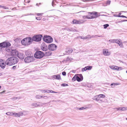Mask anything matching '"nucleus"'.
Segmentation results:
<instances>
[{
  "instance_id": "f257e3e1",
  "label": "nucleus",
  "mask_w": 127,
  "mask_h": 127,
  "mask_svg": "<svg viewBox=\"0 0 127 127\" xmlns=\"http://www.w3.org/2000/svg\"><path fill=\"white\" fill-rule=\"evenodd\" d=\"M18 59L15 57L8 58L5 61V64L7 65L11 66L16 64L18 62Z\"/></svg>"
},
{
  "instance_id": "f03ea898",
  "label": "nucleus",
  "mask_w": 127,
  "mask_h": 127,
  "mask_svg": "<svg viewBox=\"0 0 127 127\" xmlns=\"http://www.w3.org/2000/svg\"><path fill=\"white\" fill-rule=\"evenodd\" d=\"M32 38L28 37L23 39L21 41V43L23 45H29L32 43Z\"/></svg>"
},
{
  "instance_id": "7ed1b4c3",
  "label": "nucleus",
  "mask_w": 127,
  "mask_h": 127,
  "mask_svg": "<svg viewBox=\"0 0 127 127\" xmlns=\"http://www.w3.org/2000/svg\"><path fill=\"white\" fill-rule=\"evenodd\" d=\"M44 53L42 51H37L34 54V57L37 59H41L44 56Z\"/></svg>"
},
{
  "instance_id": "20e7f679",
  "label": "nucleus",
  "mask_w": 127,
  "mask_h": 127,
  "mask_svg": "<svg viewBox=\"0 0 127 127\" xmlns=\"http://www.w3.org/2000/svg\"><path fill=\"white\" fill-rule=\"evenodd\" d=\"M43 41L48 43H50L53 41V38L51 36L47 35H45L43 37Z\"/></svg>"
},
{
  "instance_id": "39448f33",
  "label": "nucleus",
  "mask_w": 127,
  "mask_h": 127,
  "mask_svg": "<svg viewBox=\"0 0 127 127\" xmlns=\"http://www.w3.org/2000/svg\"><path fill=\"white\" fill-rule=\"evenodd\" d=\"M43 37L42 34H38L33 36L32 38V41L39 42L41 40V38Z\"/></svg>"
},
{
  "instance_id": "423d86ee",
  "label": "nucleus",
  "mask_w": 127,
  "mask_h": 127,
  "mask_svg": "<svg viewBox=\"0 0 127 127\" xmlns=\"http://www.w3.org/2000/svg\"><path fill=\"white\" fill-rule=\"evenodd\" d=\"M10 46V43L8 42H3L0 43V48L8 47Z\"/></svg>"
},
{
  "instance_id": "0eeeda50",
  "label": "nucleus",
  "mask_w": 127,
  "mask_h": 127,
  "mask_svg": "<svg viewBox=\"0 0 127 127\" xmlns=\"http://www.w3.org/2000/svg\"><path fill=\"white\" fill-rule=\"evenodd\" d=\"M88 13L90 14L91 15L92 14H93L95 15L94 16H91L90 17H89V19L95 18L97 17H98L100 15L99 14H98V13L94 11L92 12H89Z\"/></svg>"
},
{
  "instance_id": "6e6552de",
  "label": "nucleus",
  "mask_w": 127,
  "mask_h": 127,
  "mask_svg": "<svg viewBox=\"0 0 127 127\" xmlns=\"http://www.w3.org/2000/svg\"><path fill=\"white\" fill-rule=\"evenodd\" d=\"M48 47L49 50L53 51L56 49L57 46L54 44H51L49 45Z\"/></svg>"
},
{
  "instance_id": "1a4fd4ad",
  "label": "nucleus",
  "mask_w": 127,
  "mask_h": 127,
  "mask_svg": "<svg viewBox=\"0 0 127 127\" xmlns=\"http://www.w3.org/2000/svg\"><path fill=\"white\" fill-rule=\"evenodd\" d=\"M33 57H27L24 59V61L26 63H29L33 61Z\"/></svg>"
},
{
  "instance_id": "9d476101",
  "label": "nucleus",
  "mask_w": 127,
  "mask_h": 127,
  "mask_svg": "<svg viewBox=\"0 0 127 127\" xmlns=\"http://www.w3.org/2000/svg\"><path fill=\"white\" fill-rule=\"evenodd\" d=\"M84 21L83 20L79 19V20H77L76 19H73L72 21V23L73 24H80L83 23Z\"/></svg>"
},
{
  "instance_id": "9b49d317",
  "label": "nucleus",
  "mask_w": 127,
  "mask_h": 127,
  "mask_svg": "<svg viewBox=\"0 0 127 127\" xmlns=\"http://www.w3.org/2000/svg\"><path fill=\"white\" fill-rule=\"evenodd\" d=\"M9 51L10 52L11 55L12 56H17L18 53V52L16 49L12 50L10 51L9 49Z\"/></svg>"
},
{
  "instance_id": "f8f14e48",
  "label": "nucleus",
  "mask_w": 127,
  "mask_h": 127,
  "mask_svg": "<svg viewBox=\"0 0 127 127\" xmlns=\"http://www.w3.org/2000/svg\"><path fill=\"white\" fill-rule=\"evenodd\" d=\"M43 105L42 103H41L40 102H37V103H33L32 104L31 106L33 108L37 106H42Z\"/></svg>"
},
{
  "instance_id": "ddd939ff",
  "label": "nucleus",
  "mask_w": 127,
  "mask_h": 127,
  "mask_svg": "<svg viewBox=\"0 0 127 127\" xmlns=\"http://www.w3.org/2000/svg\"><path fill=\"white\" fill-rule=\"evenodd\" d=\"M83 79V77L81 74H76V80L78 82H80Z\"/></svg>"
},
{
  "instance_id": "4468645a",
  "label": "nucleus",
  "mask_w": 127,
  "mask_h": 127,
  "mask_svg": "<svg viewBox=\"0 0 127 127\" xmlns=\"http://www.w3.org/2000/svg\"><path fill=\"white\" fill-rule=\"evenodd\" d=\"M23 114V113L21 112H20L18 113L13 112L12 116L16 117H19L20 116H22Z\"/></svg>"
},
{
  "instance_id": "2eb2a0df",
  "label": "nucleus",
  "mask_w": 127,
  "mask_h": 127,
  "mask_svg": "<svg viewBox=\"0 0 127 127\" xmlns=\"http://www.w3.org/2000/svg\"><path fill=\"white\" fill-rule=\"evenodd\" d=\"M102 52L103 54L105 56H108L111 54V52H108V50L107 49L103 50Z\"/></svg>"
},
{
  "instance_id": "dca6fc26",
  "label": "nucleus",
  "mask_w": 127,
  "mask_h": 127,
  "mask_svg": "<svg viewBox=\"0 0 127 127\" xmlns=\"http://www.w3.org/2000/svg\"><path fill=\"white\" fill-rule=\"evenodd\" d=\"M52 77L53 79H55L58 80L61 79L60 76L59 74L53 75L52 76Z\"/></svg>"
},
{
  "instance_id": "f3484780",
  "label": "nucleus",
  "mask_w": 127,
  "mask_h": 127,
  "mask_svg": "<svg viewBox=\"0 0 127 127\" xmlns=\"http://www.w3.org/2000/svg\"><path fill=\"white\" fill-rule=\"evenodd\" d=\"M24 55L22 53L18 52L17 56L20 59L23 60L24 59Z\"/></svg>"
},
{
  "instance_id": "a211bd4d",
  "label": "nucleus",
  "mask_w": 127,
  "mask_h": 127,
  "mask_svg": "<svg viewBox=\"0 0 127 127\" xmlns=\"http://www.w3.org/2000/svg\"><path fill=\"white\" fill-rule=\"evenodd\" d=\"M27 57H33L32 56V52L29 51H27L25 53Z\"/></svg>"
},
{
  "instance_id": "6ab92c4d",
  "label": "nucleus",
  "mask_w": 127,
  "mask_h": 127,
  "mask_svg": "<svg viewBox=\"0 0 127 127\" xmlns=\"http://www.w3.org/2000/svg\"><path fill=\"white\" fill-rule=\"evenodd\" d=\"M42 50L44 51H46L48 49V47L47 46L43 45L41 46Z\"/></svg>"
},
{
  "instance_id": "aec40b11",
  "label": "nucleus",
  "mask_w": 127,
  "mask_h": 127,
  "mask_svg": "<svg viewBox=\"0 0 127 127\" xmlns=\"http://www.w3.org/2000/svg\"><path fill=\"white\" fill-rule=\"evenodd\" d=\"M52 54V52L50 51H47L45 52V54L46 56H49Z\"/></svg>"
},
{
  "instance_id": "412c9836",
  "label": "nucleus",
  "mask_w": 127,
  "mask_h": 127,
  "mask_svg": "<svg viewBox=\"0 0 127 127\" xmlns=\"http://www.w3.org/2000/svg\"><path fill=\"white\" fill-rule=\"evenodd\" d=\"M119 85V83H111V84L110 86L111 87L113 88L115 86Z\"/></svg>"
},
{
  "instance_id": "4be33fe9",
  "label": "nucleus",
  "mask_w": 127,
  "mask_h": 127,
  "mask_svg": "<svg viewBox=\"0 0 127 127\" xmlns=\"http://www.w3.org/2000/svg\"><path fill=\"white\" fill-rule=\"evenodd\" d=\"M6 64H5V63H4L3 62V63L0 65V66L2 68L4 69L5 67Z\"/></svg>"
},
{
  "instance_id": "5701e85b",
  "label": "nucleus",
  "mask_w": 127,
  "mask_h": 127,
  "mask_svg": "<svg viewBox=\"0 0 127 127\" xmlns=\"http://www.w3.org/2000/svg\"><path fill=\"white\" fill-rule=\"evenodd\" d=\"M72 50L70 49H67L66 51V53L68 54L71 53L72 52Z\"/></svg>"
},
{
  "instance_id": "b1692460",
  "label": "nucleus",
  "mask_w": 127,
  "mask_h": 127,
  "mask_svg": "<svg viewBox=\"0 0 127 127\" xmlns=\"http://www.w3.org/2000/svg\"><path fill=\"white\" fill-rule=\"evenodd\" d=\"M93 99L97 101H98L99 100V98L98 97V95L95 96L94 98Z\"/></svg>"
},
{
  "instance_id": "393cba45",
  "label": "nucleus",
  "mask_w": 127,
  "mask_h": 127,
  "mask_svg": "<svg viewBox=\"0 0 127 127\" xmlns=\"http://www.w3.org/2000/svg\"><path fill=\"white\" fill-rule=\"evenodd\" d=\"M98 97L99 98H104L105 97V95L103 94H100L98 95Z\"/></svg>"
},
{
  "instance_id": "a878e982",
  "label": "nucleus",
  "mask_w": 127,
  "mask_h": 127,
  "mask_svg": "<svg viewBox=\"0 0 127 127\" xmlns=\"http://www.w3.org/2000/svg\"><path fill=\"white\" fill-rule=\"evenodd\" d=\"M43 97V96H41L40 95H37L35 96L36 98L38 99H40Z\"/></svg>"
},
{
  "instance_id": "bb28decb",
  "label": "nucleus",
  "mask_w": 127,
  "mask_h": 127,
  "mask_svg": "<svg viewBox=\"0 0 127 127\" xmlns=\"http://www.w3.org/2000/svg\"><path fill=\"white\" fill-rule=\"evenodd\" d=\"M103 37V36H98L97 35H92L91 36V38H97V37Z\"/></svg>"
},
{
  "instance_id": "cd10ccee",
  "label": "nucleus",
  "mask_w": 127,
  "mask_h": 127,
  "mask_svg": "<svg viewBox=\"0 0 127 127\" xmlns=\"http://www.w3.org/2000/svg\"><path fill=\"white\" fill-rule=\"evenodd\" d=\"M13 112H8L6 113V114L8 115L12 116Z\"/></svg>"
},
{
  "instance_id": "c85d7f7f",
  "label": "nucleus",
  "mask_w": 127,
  "mask_h": 127,
  "mask_svg": "<svg viewBox=\"0 0 127 127\" xmlns=\"http://www.w3.org/2000/svg\"><path fill=\"white\" fill-rule=\"evenodd\" d=\"M86 69L87 70H90L92 67V66H86Z\"/></svg>"
},
{
  "instance_id": "c756f323",
  "label": "nucleus",
  "mask_w": 127,
  "mask_h": 127,
  "mask_svg": "<svg viewBox=\"0 0 127 127\" xmlns=\"http://www.w3.org/2000/svg\"><path fill=\"white\" fill-rule=\"evenodd\" d=\"M76 80V74L75 75L72 79V81L73 82Z\"/></svg>"
},
{
  "instance_id": "7c9ffc66",
  "label": "nucleus",
  "mask_w": 127,
  "mask_h": 127,
  "mask_svg": "<svg viewBox=\"0 0 127 127\" xmlns=\"http://www.w3.org/2000/svg\"><path fill=\"white\" fill-rule=\"evenodd\" d=\"M116 40L114 39H111L109 40V41L111 42V43H115L116 42Z\"/></svg>"
},
{
  "instance_id": "2f4dec72",
  "label": "nucleus",
  "mask_w": 127,
  "mask_h": 127,
  "mask_svg": "<svg viewBox=\"0 0 127 127\" xmlns=\"http://www.w3.org/2000/svg\"><path fill=\"white\" fill-rule=\"evenodd\" d=\"M109 25L108 24H105L103 26L104 29H106L109 26Z\"/></svg>"
},
{
  "instance_id": "473e14b6",
  "label": "nucleus",
  "mask_w": 127,
  "mask_h": 127,
  "mask_svg": "<svg viewBox=\"0 0 127 127\" xmlns=\"http://www.w3.org/2000/svg\"><path fill=\"white\" fill-rule=\"evenodd\" d=\"M127 110V107H122V111H125Z\"/></svg>"
},
{
  "instance_id": "72a5a7b5",
  "label": "nucleus",
  "mask_w": 127,
  "mask_h": 127,
  "mask_svg": "<svg viewBox=\"0 0 127 127\" xmlns=\"http://www.w3.org/2000/svg\"><path fill=\"white\" fill-rule=\"evenodd\" d=\"M61 86L62 87H65L68 86V85L65 83H63L61 84Z\"/></svg>"
},
{
  "instance_id": "f704fd0d",
  "label": "nucleus",
  "mask_w": 127,
  "mask_h": 127,
  "mask_svg": "<svg viewBox=\"0 0 127 127\" xmlns=\"http://www.w3.org/2000/svg\"><path fill=\"white\" fill-rule=\"evenodd\" d=\"M70 30L71 31L73 32H77L76 30L73 28H70Z\"/></svg>"
},
{
  "instance_id": "c9c22d12",
  "label": "nucleus",
  "mask_w": 127,
  "mask_h": 127,
  "mask_svg": "<svg viewBox=\"0 0 127 127\" xmlns=\"http://www.w3.org/2000/svg\"><path fill=\"white\" fill-rule=\"evenodd\" d=\"M111 3V1L110 0H107L106 2V5H109Z\"/></svg>"
},
{
  "instance_id": "e433bc0d",
  "label": "nucleus",
  "mask_w": 127,
  "mask_h": 127,
  "mask_svg": "<svg viewBox=\"0 0 127 127\" xmlns=\"http://www.w3.org/2000/svg\"><path fill=\"white\" fill-rule=\"evenodd\" d=\"M119 46L121 48H123L124 47L123 44L122 42H121L120 43L118 44Z\"/></svg>"
},
{
  "instance_id": "4c0bfd02",
  "label": "nucleus",
  "mask_w": 127,
  "mask_h": 127,
  "mask_svg": "<svg viewBox=\"0 0 127 127\" xmlns=\"http://www.w3.org/2000/svg\"><path fill=\"white\" fill-rule=\"evenodd\" d=\"M89 17H88L87 16H83V18L84 19H89Z\"/></svg>"
},
{
  "instance_id": "58836bf2",
  "label": "nucleus",
  "mask_w": 127,
  "mask_h": 127,
  "mask_svg": "<svg viewBox=\"0 0 127 127\" xmlns=\"http://www.w3.org/2000/svg\"><path fill=\"white\" fill-rule=\"evenodd\" d=\"M110 67L111 68L115 70V66H114V65L110 66Z\"/></svg>"
},
{
  "instance_id": "ea45409f",
  "label": "nucleus",
  "mask_w": 127,
  "mask_h": 127,
  "mask_svg": "<svg viewBox=\"0 0 127 127\" xmlns=\"http://www.w3.org/2000/svg\"><path fill=\"white\" fill-rule=\"evenodd\" d=\"M114 109H116L117 110H120L121 111H122V107L118 108H115Z\"/></svg>"
},
{
  "instance_id": "a19ab883",
  "label": "nucleus",
  "mask_w": 127,
  "mask_h": 127,
  "mask_svg": "<svg viewBox=\"0 0 127 127\" xmlns=\"http://www.w3.org/2000/svg\"><path fill=\"white\" fill-rule=\"evenodd\" d=\"M87 70L86 69V66L84 68H82V71H86Z\"/></svg>"
},
{
  "instance_id": "79ce46f5",
  "label": "nucleus",
  "mask_w": 127,
  "mask_h": 127,
  "mask_svg": "<svg viewBox=\"0 0 127 127\" xmlns=\"http://www.w3.org/2000/svg\"><path fill=\"white\" fill-rule=\"evenodd\" d=\"M1 8L5 9H8V8L4 6H2L1 7Z\"/></svg>"
},
{
  "instance_id": "37998d69",
  "label": "nucleus",
  "mask_w": 127,
  "mask_h": 127,
  "mask_svg": "<svg viewBox=\"0 0 127 127\" xmlns=\"http://www.w3.org/2000/svg\"><path fill=\"white\" fill-rule=\"evenodd\" d=\"M87 39H89L91 38V36L90 35H87Z\"/></svg>"
},
{
  "instance_id": "c03bdc74",
  "label": "nucleus",
  "mask_w": 127,
  "mask_h": 127,
  "mask_svg": "<svg viewBox=\"0 0 127 127\" xmlns=\"http://www.w3.org/2000/svg\"><path fill=\"white\" fill-rule=\"evenodd\" d=\"M115 70H118V69H119V67L115 66Z\"/></svg>"
},
{
  "instance_id": "a18cd8bd",
  "label": "nucleus",
  "mask_w": 127,
  "mask_h": 127,
  "mask_svg": "<svg viewBox=\"0 0 127 127\" xmlns=\"http://www.w3.org/2000/svg\"><path fill=\"white\" fill-rule=\"evenodd\" d=\"M3 60L1 59H0V65L3 63Z\"/></svg>"
},
{
  "instance_id": "49530a36",
  "label": "nucleus",
  "mask_w": 127,
  "mask_h": 127,
  "mask_svg": "<svg viewBox=\"0 0 127 127\" xmlns=\"http://www.w3.org/2000/svg\"><path fill=\"white\" fill-rule=\"evenodd\" d=\"M62 74L63 75L65 76L66 75V73L65 72H62Z\"/></svg>"
},
{
  "instance_id": "de8ad7c7",
  "label": "nucleus",
  "mask_w": 127,
  "mask_h": 127,
  "mask_svg": "<svg viewBox=\"0 0 127 127\" xmlns=\"http://www.w3.org/2000/svg\"><path fill=\"white\" fill-rule=\"evenodd\" d=\"M120 40H121L120 39H118V41H117V43L118 44H119L121 42L120 41Z\"/></svg>"
},
{
  "instance_id": "09e8293b",
  "label": "nucleus",
  "mask_w": 127,
  "mask_h": 127,
  "mask_svg": "<svg viewBox=\"0 0 127 127\" xmlns=\"http://www.w3.org/2000/svg\"><path fill=\"white\" fill-rule=\"evenodd\" d=\"M79 110H82L83 109H85V108H84V107H82L81 108H79L78 109Z\"/></svg>"
},
{
  "instance_id": "8fccbe9b",
  "label": "nucleus",
  "mask_w": 127,
  "mask_h": 127,
  "mask_svg": "<svg viewBox=\"0 0 127 127\" xmlns=\"http://www.w3.org/2000/svg\"><path fill=\"white\" fill-rule=\"evenodd\" d=\"M36 19L37 20H40L41 19V18L40 17H37L36 18Z\"/></svg>"
},
{
  "instance_id": "3c124183",
  "label": "nucleus",
  "mask_w": 127,
  "mask_h": 127,
  "mask_svg": "<svg viewBox=\"0 0 127 127\" xmlns=\"http://www.w3.org/2000/svg\"><path fill=\"white\" fill-rule=\"evenodd\" d=\"M125 21H127V20H122L119 22H122Z\"/></svg>"
},
{
  "instance_id": "603ef678",
  "label": "nucleus",
  "mask_w": 127,
  "mask_h": 127,
  "mask_svg": "<svg viewBox=\"0 0 127 127\" xmlns=\"http://www.w3.org/2000/svg\"><path fill=\"white\" fill-rule=\"evenodd\" d=\"M69 58L68 57H67L66 59L64 60V61H68L69 60Z\"/></svg>"
},
{
  "instance_id": "864d4df0",
  "label": "nucleus",
  "mask_w": 127,
  "mask_h": 127,
  "mask_svg": "<svg viewBox=\"0 0 127 127\" xmlns=\"http://www.w3.org/2000/svg\"><path fill=\"white\" fill-rule=\"evenodd\" d=\"M66 30H67L68 31H71V30H70V28H66Z\"/></svg>"
},
{
  "instance_id": "5fc2aeb1",
  "label": "nucleus",
  "mask_w": 127,
  "mask_h": 127,
  "mask_svg": "<svg viewBox=\"0 0 127 127\" xmlns=\"http://www.w3.org/2000/svg\"><path fill=\"white\" fill-rule=\"evenodd\" d=\"M57 93V92H55V91H53L51 90L50 93Z\"/></svg>"
},
{
  "instance_id": "6e6d98bb",
  "label": "nucleus",
  "mask_w": 127,
  "mask_h": 127,
  "mask_svg": "<svg viewBox=\"0 0 127 127\" xmlns=\"http://www.w3.org/2000/svg\"><path fill=\"white\" fill-rule=\"evenodd\" d=\"M54 1L53 0L52 2V5L53 6H54L55 5V4H54Z\"/></svg>"
},
{
  "instance_id": "4d7b16f0",
  "label": "nucleus",
  "mask_w": 127,
  "mask_h": 127,
  "mask_svg": "<svg viewBox=\"0 0 127 127\" xmlns=\"http://www.w3.org/2000/svg\"><path fill=\"white\" fill-rule=\"evenodd\" d=\"M41 91L42 92L46 93V90H42Z\"/></svg>"
},
{
  "instance_id": "13d9d810",
  "label": "nucleus",
  "mask_w": 127,
  "mask_h": 127,
  "mask_svg": "<svg viewBox=\"0 0 127 127\" xmlns=\"http://www.w3.org/2000/svg\"><path fill=\"white\" fill-rule=\"evenodd\" d=\"M80 38L81 39H84V36H80Z\"/></svg>"
},
{
  "instance_id": "bf43d9fd",
  "label": "nucleus",
  "mask_w": 127,
  "mask_h": 127,
  "mask_svg": "<svg viewBox=\"0 0 127 127\" xmlns=\"http://www.w3.org/2000/svg\"><path fill=\"white\" fill-rule=\"evenodd\" d=\"M16 67V66H14L12 67V68L13 69H15Z\"/></svg>"
},
{
  "instance_id": "052dcab7",
  "label": "nucleus",
  "mask_w": 127,
  "mask_h": 127,
  "mask_svg": "<svg viewBox=\"0 0 127 127\" xmlns=\"http://www.w3.org/2000/svg\"><path fill=\"white\" fill-rule=\"evenodd\" d=\"M51 90H46V93H50Z\"/></svg>"
},
{
  "instance_id": "680f3d73",
  "label": "nucleus",
  "mask_w": 127,
  "mask_h": 127,
  "mask_svg": "<svg viewBox=\"0 0 127 127\" xmlns=\"http://www.w3.org/2000/svg\"><path fill=\"white\" fill-rule=\"evenodd\" d=\"M118 16V17L124 18V16L123 15H119Z\"/></svg>"
},
{
  "instance_id": "e2e57ef3",
  "label": "nucleus",
  "mask_w": 127,
  "mask_h": 127,
  "mask_svg": "<svg viewBox=\"0 0 127 127\" xmlns=\"http://www.w3.org/2000/svg\"><path fill=\"white\" fill-rule=\"evenodd\" d=\"M113 15L114 16L118 17V16H119V15H117L116 14H113Z\"/></svg>"
},
{
  "instance_id": "0e129e2a",
  "label": "nucleus",
  "mask_w": 127,
  "mask_h": 127,
  "mask_svg": "<svg viewBox=\"0 0 127 127\" xmlns=\"http://www.w3.org/2000/svg\"><path fill=\"white\" fill-rule=\"evenodd\" d=\"M42 13H37V14L36 15L38 16H39L40 15H42Z\"/></svg>"
},
{
  "instance_id": "69168bd1",
  "label": "nucleus",
  "mask_w": 127,
  "mask_h": 127,
  "mask_svg": "<svg viewBox=\"0 0 127 127\" xmlns=\"http://www.w3.org/2000/svg\"><path fill=\"white\" fill-rule=\"evenodd\" d=\"M122 69V67H119V69H118V70H121Z\"/></svg>"
},
{
  "instance_id": "338daca9",
  "label": "nucleus",
  "mask_w": 127,
  "mask_h": 127,
  "mask_svg": "<svg viewBox=\"0 0 127 127\" xmlns=\"http://www.w3.org/2000/svg\"><path fill=\"white\" fill-rule=\"evenodd\" d=\"M5 92V91H3V92H0V94H2V93H4Z\"/></svg>"
},
{
  "instance_id": "774afa93",
  "label": "nucleus",
  "mask_w": 127,
  "mask_h": 127,
  "mask_svg": "<svg viewBox=\"0 0 127 127\" xmlns=\"http://www.w3.org/2000/svg\"><path fill=\"white\" fill-rule=\"evenodd\" d=\"M118 39H115V40H116V42H115V43H117V41H118Z\"/></svg>"
}]
</instances>
